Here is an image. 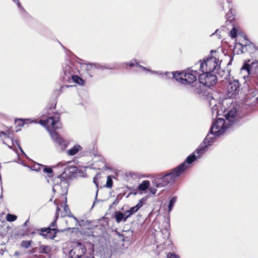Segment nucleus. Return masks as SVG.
<instances>
[{"mask_svg": "<svg viewBox=\"0 0 258 258\" xmlns=\"http://www.w3.org/2000/svg\"><path fill=\"white\" fill-rule=\"evenodd\" d=\"M226 121L222 118H219L212 124L210 132L207 135L203 143H202L199 147L196 150L194 153L198 154L196 156L197 158H200L207 150L208 147L210 146L215 141V138L219 137L223 135L225 130L228 127Z\"/></svg>", "mask_w": 258, "mask_h": 258, "instance_id": "f257e3e1", "label": "nucleus"}, {"mask_svg": "<svg viewBox=\"0 0 258 258\" xmlns=\"http://www.w3.org/2000/svg\"><path fill=\"white\" fill-rule=\"evenodd\" d=\"M196 159V155L192 154L188 156L184 162L177 166L171 171L161 177L156 178L153 180V184L157 187H163L168 184L173 183L176 179L187 168L186 164H190Z\"/></svg>", "mask_w": 258, "mask_h": 258, "instance_id": "f03ea898", "label": "nucleus"}, {"mask_svg": "<svg viewBox=\"0 0 258 258\" xmlns=\"http://www.w3.org/2000/svg\"><path fill=\"white\" fill-rule=\"evenodd\" d=\"M41 125L47 127L48 131L53 141L58 146L61 151H63L67 147L68 143L59 135L54 131H50L49 127L52 129H58L61 126L59 122V116L56 113L51 116L48 117L46 119L40 120Z\"/></svg>", "mask_w": 258, "mask_h": 258, "instance_id": "7ed1b4c3", "label": "nucleus"}, {"mask_svg": "<svg viewBox=\"0 0 258 258\" xmlns=\"http://www.w3.org/2000/svg\"><path fill=\"white\" fill-rule=\"evenodd\" d=\"M200 71L203 73H212L216 72L219 70V59L215 56H211L204 58L203 62H200Z\"/></svg>", "mask_w": 258, "mask_h": 258, "instance_id": "20e7f679", "label": "nucleus"}, {"mask_svg": "<svg viewBox=\"0 0 258 258\" xmlns=\"http://www.w3.org/2000/svg\"><path fill=\"white\" fill-rule=\"evenodd\" d=\"M71 247L72 248L69 252L71 258H81L86 252L85 245L81 242H74Z\"/></svg>", "mask_w": 258, "mask_h": 258, "instance_id": "39448f33", "label": "nucleus"}, {"mask_svg": "<svg viewBox=\"0 0 258 258\" xmlns=\"http://www.w3.org/2000/svg\"><path fill=\"white\" fill-rule=\"evenodd\" d=\"M55 182L52 188L53 191L63 196L68 191V184L67 180L58 176L55 179Z\"/></svg>", "mask_w": 258, "mask_h": 258, "instance_id": "423d86ee", "label": "nucleus"}, {"mask_svg": "<svg viewBox=\"0 0 258 258\" xmlns=\"http://www.w3.org/2000/svg\"><path fill=\"white\" fill-rule=\"evenodd\" d=\"M199 81L205 86L210 87L216 84L217 79L215 74L205 72L199 75Z\"/></svg>", "mask_w": 258, "mask_h": 258, "instance_id": "0eeeda50", "label": "nucleus"}, {"mask_svg": "<svg viewBox=\"0 0 258 258\" xmlns=\"http://www.w3.org/2000/svg\"><path fill=\"white\" fill-rule=\"evenodd\" d=\"M193 70H187L186 72H181V76L183 77L181 84H190L194 83V82L197 80V75L199 74L197 71H195L194 74L192 73Z\"/></svg>", "mask_w": 258, "mask_h": 258, "instance_id": "6e6552de", "label": "nucleus"}, {"mask_svg": "<svg viewBox=\"0 0 258 258\" xmlns=\"http://www.w3.org/2000/svg\"><path fill=\"white\" fill-rule=\"evenodd\" d=\"M239 88V83L238 80H229L227 86L228 96L232 97L233 95L238 92Z\"/></svg>", "mask_w": 258, "mask_h": 258, "instance_id": "1a4fd4ad", "label": "nucleus"}, {"mask_svg": "<svg viewBox=\"0 0 258 258\" xmlns=\"http://www.w3.org/2000/svg\"><path fill=\"white\" fill-rule=\"evenodd\" d=\"M205 86L199 81V82H196L190 87L191 91L195 93L201 94L205 91Z\"/></svg>", "mask_w": 258, "mask_h": 258, "instance_id": "9d476101", "label": "nucleus"}, {"mask_svg": "<svg viewBox=\"0 0 258 258\" xmlns=\"http://www.w3.org/2000/svg\"><path fill=\"white\" fill-rule=\"evenodd\" d=\"M251 67L250 66V64L244 63L243 66L241 69V73L244 75L243 78L246 81L250 80L249 78V76L251 74Z\"/></svg>", "mask_w": 258, "mask_h": 258, "instance_id": "9b49d317", "label": "nucleus"}, {"mask_svg": "<svg viewBox=\"0 0 258 258\" xmlns=\"http://www.w3.org/2000/svg\"><path fill=\"white\" fill-rule=\"evenodd\" d=\"M236 117V110L233 109L229 111L227 114H225V117L227 124L228 125H232L235 120Z\"/></svg>", "mask_w": 258, "mask_h": 258, "instance_id": "f8f14e48", "label": "nucleus"}, {"mask_svg": "<svg viewBox=\"0 0 258 258\" xmlns=\"http://www.w3.org/2000/svg\"><path fill=\"white\" fill-rule=\"evenodd\" d=\"M42 232H46V233L42 234L46 238L52 239L54 238L56 234V229L54 228H48L45 229H41Z\"/></svg>", "mask_w": 258, "mask_h": 258, "instance_id": "ddd939ff", "label": "nucleus"}, {"mask_svg": "<svg viewBox=\"0 0 258 258\" xmlns=\"http://www.w3.org/2000/svg\"><path fill=\"white\" fill-rule=\"evenodd\" d=\"M143 206V202L142 200H140L139 203L135 206L132 207L129 210L125 212V215L128 213V215H126L125 218H128L131 215L136 213L139 209Z\"/></svg>", "mask_w": 258, "mask_h": 258, "instance_id": "4468645a", "label": "nucleus"}, {"mask_svg": "<svg viewBox=\"0 0 258 258\" xmlns=\"http://www.w3.org/2000/svg\"><path fill=\"white\" fill-rule=\"evenodd\" d=\"M82 147L79 145H75L73 148L68 150L67 153L69 156H74L82 150Z\"/></svg>", "mask_w": 258, "mask_h": 258, "instance_id": "2eb2a0df", "label": "nucleus"}, {"mask_svg": "<svg viewBox=\"0 0 258 258\" xmlns=\"http://www.w3.org/2000/svg\"><path fill=\"white\" fill-rule=\"evenodd\" d=\"M114 218L117 223H119L121 221L125 222L127 219L126 218L124 215L120 211H117L115 213Z\"/></svg>", "mask_w": 258, "mask_h": 258, "instance_id": "dca6fc26", "label": "nucleus"}, {"mask_svg": "<svg viewBox=\"0 0 258 258\" xmlns=\"http://www.w3.org/2000/svg\"><path fill=\"white\" fill-rule=\"evenodd\" d=\"M241 46L240 51L242 53H245L247 51H250V49H252L253 48L252 44H247L242 45L241 43H239Z\"/></svg>", "mask_w": 258, "mask_h": 258, "instance_id": "f3484780", "label": "nucleus"}, {"mask_svg": "<svg viewBox=\"0 0 258 258\" xmlns=\"http://www.w3.org/2000/svg\"><path fill=\"white\" fill-rule=\"evenodd\" d=\"M39 166H40L39 167L40 171H42L43 172L47 173L49 176H51V174L52 173V170L50 167L42 165H39Z\"/></svg>", "mask_w": 258, "mask_h": 258, "instance_id": "a211bd4d", "label": "nucleus"}, {"mask_svg": "<svg viewBox=\"0 0 258 258\" xmlns=\"http://www.w3.org/2000/svg\"><path fill=\"white\" fill-rule=\"evenodd\" d=\"M149 185L150 181L144 180L139 185L138 189L140 191H145L149 187Z\"/></svg>", "mask_w": 258, "mask_h": 258, "instance_id": "6ab92c4d", "label": "nucleus"}, {"mask_svg": "<svg viewBox=\"0 0 258 258\" xmlns=\"http://www.w3.org/2000/svg\"><path fill=\"white\" fill-rule=\"evenodd\" d=\"M63 72L64 74L68 76V79L72 77V75H74L72 72V67L69 65H66L63 67Z\"/></svg>", "mask_w": 258, "mask_h": 258, "instance_id": "aec40b11", "label": "nucleus"}, {"mask_svg": "<svg viewBox=\"0 0 258 258\" xmlns=\"http://www.w3.org/2000/svg\"><path fill=\"white\" fill-rule=\"evenodd\" d=\"M172 77L175 79L177 81L180 82L181 83V81H182V78H183V77L181 76V72H172Z\"/></svg>", "mask_w": 258, "mask_h": 258, "instance_id": "412c9836", "label": "nucleus"}, {"mask_svg": "<svg viewBox=\"0 0 258 258\" xmlns=\"http://www.w3.org/2000/svg\"><path fill=\"white\" fill-rule=\"evenodd\" d=\"M94 68L96 69H99L101 70H103L104 68L108 69L107 67L104 68L103 67L98 64H87L86 69L88 71H89L91 68Z\"/></svg>", "mask_w": 258, "mask_h": 258, "instance_id": "4be33fe9", "label": "nucleus"}, {"mask_svg": "<svg viewBox=\"0 0 258 258\" xmlns=\"http://www.w3.org/2000/svg\"><path fill=\"white\" fill-rule=\"evenodd\" d=\"M71 78H72L73 81L75 82H76V83H77L79 85H84V80L82 78L79 77V76H75V75H72Z\"/></svg>", "mask_w": 258, "mask_h": 258, "instance_id": "5701e85b", "label": "nucleus"}, {"mask_svg": "<svg viewBox=\"0 0 258 258\" xmlns=\"http://www.w3.org/2000/svg\"><path fill=\"white\" fill-rule=\"evenodd\" d=\"M177 201V197H173L170 200L169 206H168V211L170 212L173 207L174 206V204Z\"/></svg>", "mask_w": 258, "mask_h": 258, "instance_id": "b1692460", "label": "nucleus"}, {"mask_svg": "<svg viewBox=\"0 0 258 258\" xmlns=\"http://www.w3.org/2000/svg\"><path fill=\"white\" fill-rule=\"evenodd\" d=\"M70 211L68 207V206L67 204H65V205L63 207V212H62L61 216L64 217L66 216H70L69 214H70Z\"/></svg>", "mask_w": 258, "mask_h": 258, "instance_id": "393cba45", "label": "nucleus"}, {"mask_svg": "<svg viewBox=\"0 0 258 258\" xmlns=\"http://www.w3.org/2000/svg\"><path fill=\"white\" fill-rule=\"evenodd\" d=\"M40 250L41 253H48L50 251V247L47 245H41Z\"/></svg>", "mask_w": 258, "mask_h": 258, "instance_id": "a878e982", "label": "nucleus"}, {"mask_svg": "<svg viewBox=\"0 0 258 258\" xmlns=\"http://www.w3.org/2000/svg\"><path fill=\"white\" fill-rule=\"evenodd\" d=\"M6 219L9 222H13L17 219V216L14 215L8 214L7 215Z\"/></svg>", "mask_w": 258, "mask_h": 258, "instance_id": "bb28decb", "label": "nucleus"}, {"mask_svg": "<svg viewBox=\"0 0 258 258\" xmlns=\"http://www.w3.org/2000/svg\"><path fill=\"white\" fill-rule=\"evenodd\" d=\"M31 242H32L31 241L24 240V241H22L21 245L23 247L28 248V247H30Z\"/></svg>", "mask_w": 258, "mask_h": 258, "instance_id": "cd10ccee", "label": "nucleus"}, {"mask_svg": "<svg viewBox=\"0 0 258 258\" xmlns=\"http://www.w3.org/2000/svg\"><path fill=\"white\" fill-rule=\"evenodd\" d=\"M113 181L111 178L110 176H108L106 181V187L108 188H111L112 186Z\"/></svg>", "mask_w": 258, "mask_h": 258, "instance_id": "c85d7f7f", "label": "nucleus"}, {"mask_svg": "<svg viewBox=\"0 0 258 258\" xmlns=\"http://www.w3.org/2000/svg\"><path fill=\"white\" fill-rule=\"evenodd\" d=\"M230 36L232 38H235L237 36V30L235 28H233L230 31Z\"/></svg>", "mask_w": 258, "mask_h": 258, "instance_id": "c756f323", "label": "nucleus"}, {"mask_svg": "<svg viewBox=\"0 0 258 258\" xmlns=\"http://www.w3.org/2000/svg\"><path fill=\"white\" fill-rule=\"evenodd\" d=\"M167 258H180L178 255L173 253H169L167 254Z\"/></svg>", "mask_w": 258, "mask_h": 258, "instance_id": "7c9ffc66", "label": "nucleus"}, {"mask_svg": "<svg viewBox=\"0 0 258 258\" xmlns=\"http://www.w3.org/2000/svg\"><path fill=\"white\" fill-rule=\"evenodd\" d=\"M136 66L137 67H139V68H141L144 71H148V72H150L151 71L150 70L139 64L137 62H136Z\"/></svg>", "mask_w": 258, "mask_h": 258, "instance_id": "2f4dec72", "label": "nucleus"}, {"mask_svg": "<svg viewBox=\"0 0 258 258\" xmlns=\"http://www.w3.org/2000/svg\"><path fill=\"white\" fill-rule=\"evenodd\" d=\"M118 203H119V200L118 199V198H116V200H115V201L111 204V205H110V207H112L113 206L117 205L118 204Z\"/></svg>", "mask_w": 258, "mask_h": 258, "instance_id": "473e14b6", "label": "nucleus"}, {"mask_svg": "<svg viewBox=\"0 0 258 258\" xmlns=\"http://www.w3.org/2000/svg\"><path fill=\"white\" fill-rule=\"evenodd\" d=\"M150 72H151L153 74L159 75H162V73H160V72H157V71L151 70V71H150Z\"/></svg>", "mask_w": 258, "mask_h": 258, "instance_id": "72a5a7b5", "label": "nucleus"}, {"mask_svg": "<svg viewBox=\"0 0 258 258\" xmlns=\"http://www.w3.org/2000/svg\"><path fill=\"white\" fill-rule=\"evenodd\" d=\"M149 190L150 191V192L152 194H155L156 193V189L154 188H152V187H150L149 188Z\"/></svg>", "mask_w": 258, "mask_h": 258, "instance_id": "f704fd0d", "label": "nucleus"}, {"mask_svg": "<svg viewBox=\"0 0 258 258\" xmlns=\"http://www.w3.org/2000/svg\"><path fill=\"white\" fill-rule=\"evenodd\" d=\"M165 75L167 77H168V78H171V77H172V73H171V72H166V73H165Z\"/></svg>", "mask_w": 258, "mask_h": 258, "instance_id": "c9c22d12", "label": "nucleus"}, {"mask_svg": "<svg viewBox=\"0 0 258 258\" xmlns=\"http://www.w3.org/2000/svg\"><path fill=\"white\" fill-rule=\"evenodd\" d=\"M60 209L58 206L56 207V219H57L58 217V212L59 211Z\"/></svg>", "mask_w": 258, "mask_h": 258, "instance_id": "e433bc0d", "label": "nucleus"}, {"mask_svg": "<svg viewBox=\"0 0 258 258\" xmlns=\"http://www.w3.org/2000/svg\"><path fill=\"white\" fill-rule=\"evenodd\" d=\"M18 6L22 11H25L24 9L21 6L20 3L19 2H18Z\"/></svg>", "mask_w": 258, "mask_h": 258, "instance_id": "4c0bfd02", "label": "nucleus"}, {"mask_svg": "<svg viewBox=\"0 0 258 258\" xmlns=\"http://www.w3.org/2000/svg\"><path fill=\"white\" fill-rule=\"evenodd\" d=\"M125 64L126 65H128L131 67H133L134 66V63L133 62H131V63L125 62Z\"/></svg>", "mask_w": 258, "mask_h": 258, "instance_id": "58836bf2", "label": "nucleus"}, {"mask_svg": "<svg viewBox=\"0 0 258 258\" xmlns=\"http://www.w3.org/2000/svg\"><path fill=\"white\" fill-rule=\"evenodd\" d=\"M18 125H20L21 126H23L24 125V122L22 120H20V123H18Z\"/></svg>", "mask_w": 258, "mask_h": 258, "instance_id": "ea45409f", "label": "nucleus"}, {"mask_svg": "<svg viewBox=\"0 0 258 258\" xmlns=\"http://www.w3.org/2000/svg\"><path fill=\"white\" fill-rule=\"evenodd\" d=\"M93 181H94V183L96 185L97 187H98V183L96 182V178L95 177H94Z\"/></svg>", "mask_w": 258, "mask_h": 258, "instance_id": "a19ab883", "label": "nucleus"}, {"mask_svg": "<svg viewBox=\"0 0 258 258\" xmlns=\"http://www.w3.org/2000/svg\"><path fill=\"white\" fill-rule=\"evenodd\" d=\"M28 222V220L26 221L24 224H23V227H26L27 226V223Z\"/></svg>", "mask_w": 258, "mask_h": 258, "instance_id": "79ce46f5", "label": "nucleus"}, {"mask_svg": "<svg viewBox=\"0 0 258 258\" xmlns=\"http://www.w3.org/2000/svg\"><path fill=\"white\" fill-rule=\"evenodd\" d=\"M56 224V221H53L52 223V225L51 226L53 227H54L55 226V225Z\"/></svg>", "mask_w": 258, "mask_h": 258, "instance_id": "37998d69", "label": "nucleus"}, {"mask_svg": "<svg viewBox=\"0 0 258 258\" xmlns=\"http://www.w3.org/2000/svg\"><path fill=\"white\" fill-rule=\"evenodd\" d=\"M2 134L4 135V136H6V133H4V132H2L1 133Z\"/></svg>", "mask_w": 258, "mask_h": 258, "instance_id": "c03bdc74", "label": "nucleus"}, {"mask_svg": "<svg viewBox=\"0 0 258 258\" xmlns=\"http://www.w3.org/2000/svg\"><path fill=\"white\" fill-rule=\"evenodd\" d=\"M58 166H63V165H62V164L61 163H59L58 164Z\"/></svg>", "mask_w": 258, "mask_h": 258, "instance_id": "a18cd8bd", "label": "nucleus"}, {"mask_svg": "<svg viewBox=\"0 0 258 258\" xmlns=\"http://www.w3.org/2000/svg\"><path fill=\"white\" fill-rule=\"evenodd\" d=\"M73 218H74V219L76 221H77V219H76L75 217H73Z\"/></svg>", "mask_w": 258, "mask_h": 258, "instance_id": "49530a36", "label": "nucleus"}, {"mask_svg": "<svg viewBox=\"0 0 258 258\" xmlns=\"http://www.w3.org/2000/svg\"><path fill=\"white\" fill-rule=\"evenodd\" d=\"M123 214L125 216H126V215H128V213H127L126 215H125V213H124Z\"/></svg>", "mask_w": 258, "mask_h": 258, "instance_id": "de8ad7c7", "label": "nucleus"}, {"mask_svg": "<svg viewBox=\"0 0 258 258\" xmlns=\"http://www.w3.org/2000/svg\"><path fill=\"white\" fill-rule=\"evenodd\" d=\"M63 198H64V199H65V201H67V198H66V197H64Z\"/></svg>", "mask_w": 258, "mask_h": 258, "instance_id": "09e8293b", "label": "nucleus"}, {"mask_svg": "<svg viewBox=\"0 0 258 258\" xmlns=\"http://www.w3.org/2000/svg\"><path fill=\"white\" fill-rule=\"evenodd\" d=\"M97 193L96 194V197H97Z\"/></svg>", "mask_w": 258, "mask_h": 258, "instance_id": "8fccbe9b", "label": "nucleus"}, {"mask_svg": "<svg viewBox=\"0 0 258 258\" xmlns=\"http://www.w3.org/2000/svg\"><path fill=\"white\" fill-rule=\"evenodd\" d=\"M257 100L258 101V97L257 98Z\"/></svg>", "mask_w": 258, "mask_h": 258, "instance_id": "3c124183", "label": "nucleus"}, {"mask_svg": "<svg viewBox=\"0 0 258 258\" xmlns=\"http://www.w3.org/2000/svg\"><path fill=\"white\" fill-rule=\"evenodd\" d=\"M17 1H18V0H17Z\"/></svg>", "mask_w": 258, "mask_h": 258, "instance_id": "603ef678", "label": "nucleus"}]
</instances>
